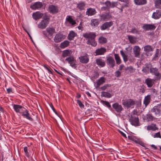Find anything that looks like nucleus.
Instances as JSON below:
<instances>
[{"instance_id":"35","label":"nucleus","mask_w":161,"mask_h":161,"mask_svg":"<svg viewBox=\"0 0 161 161\" xmlns=\"http://www.w3.org/2000/svg\"><path fill=\"white\" fill-rule=\"evenodd\" d=\"M114 56L116 64L118 65L120 64L121 62V61L119 56L117 54H115Z\"/></svg>"},{"instance_id":"39","label":"nucleus","mask_w":161,"mask_h":161,"mask_svg":"<svg viewBox=\"0 0 161 161\" xmlns=\"http://www.w3.org/2000/svg\"><path fill=\"white\" fill-rule=\"evenodd\" d=\"M128 38L131 43H135L136 42V38L132 36H128Z\"/></svg>"},{"instance_id":"4","label":"nucleus","mask_w":161,"mask_h":161,"mask_svg":"<svg viewBox=\"0 0 161 161\" xmlns=\"http://www.w3.org/2000/svg\"><path fill=\"white\" fill-rule=\"evenodd\" d=\"M65 61L70 64V65L74 68L76 67L77 61L73 56H70L65 59Z\"/></svg>"},{"instance_id":"32","label":"nucleus","mask_w":161,"mask_h":161,"mask_svg":"<svg viewBox=\"0 0 161 161\" xmlns=\"http://www.w3.org/2000/svg\"><path fill=\"white\" fill-rule=\"evenodd\" d=\"M46 30L50 36H52L55 32V29L53 28L48 27Z\"/></svg>"},{"instance_id":"34","label":"nucleus","mask_w":161,"mask_h":161,"mask_svg":"<svg viewBox=\"0 0 161 161\" xmlns=\"http://www.w3.org/2000/svg\"><path fill=\"white\" fill-rule=\"evenodd\" d=\"M98 40L99 42L101 44L105 43L107 42V38L103 36L99 37Z\"/></svg>"},{"instance_id":"26","label":"nucleus","mask_w":161,"mask_h":161,"mask_svg":"<svg viewBox=\"0 0 161 161\" xmlns=\"http://www.w3.org/2000/svg\"><path fill=\"white\" fill-rule=\"evenodd\" d=\"M135 4L138 5H144L147 3V0H134Z\"/></svg>"},{"instance_id":"42","label":"nucleus","mask_w":161,"mask_h":161,"mask_svg":"<svg viewBox=\"0 0 161 161\" xmlns=\"http://www.w3.org/2000/svg\"><path fill=\"white\" fill-rule=\"evenodd\" d=\"M101 103L109 108H110L111 107L109 102L108 101L102 100L101 101Z\"/></svg>"},{"instance_id":"50","label":"nucleus","mask_w":161,"mask_h":161,"mask_svg":"<svg viewBox=\"0 0 161 161\" xmlns=\"http://www.w3.org/2000/svg\"><path fill=\"white\" fill-rule=\"evenodd\" d=\"M77 103L78 104L80 107L81 108H84V104L81 103V101L79 100H76Z\"/></svg>"},{"instance_id":"23","label":"nucleus","mask_w":161,"mask_h":161,"mask_svg":"<svg viewBox=\"0 0 161 161\" xmlns=\"http://www.w3.org/2000/svg\"><path fill=\"white\" fill-rule=\"evenodd\" d=\"M22 115L27 119L30 120L32 121L33 119L30 116V114L27 110L25 109L22 112Z\"/></svg>"},{"instance_id":"19","label":"nucleus","mask_w":161,"mask_h":161,"mask_svg":"<svg viewBox=\"0 0 161 161\" xmlns=\"http://www.w3.org/2000/svg\"><path fill=\"white\" fill-rule=\"evenodd\" d=\"M111 18L112 16L109 13L106 14H103L100 16V19L102 20H108Z\"/></svg>"},{"instance_id":"48","label":"nucleus","mask_w":161,"mask_h":161,"mask_svg":"<svg viewBox=\"0 0 161 161\" xmlns=\"http://www.w3.org/2000/svg\"><path fill=\"white\" fill-rule=\"evenodd\" d=\"M155 6L156 8L161 9V1L154 3Z\"/></svg>"},{"instance_id":"38","label":"nucleus","mask_w":161,"mask_h":161,"mask_svg":"<svg viewBox=\"0 0 161 161\" xmlns=\"http://www.w3.org/2000/svg\"><path fill=\"white\" fill-rule=\"evenodd\" d=\"M85 5V3L83 2L79 3L77 4V7L80 10H82L84 9Z\"/></svg>"},{"instance_id":"9","label":"nucleus","mask_w":161,"mask_h":161,"mask_svg":"<svg viewBox=\"0 0 161 161\" xmlns=\"http://www.w3.org/2000/svg\"><path fill=\"white\" fill-rule=\"evenodd\" d=\"M43 6L42 3L41 2L34 3L30 6V8L33 10L38 9L41 8Z\"/></svg>"},{"instance_id":"60","label":"nucleus","mask_w":161,"mask_h":161,"mask_svg":"<svg viewBox=\"0 0 161 161\" xmlns=\"http://www.w3.org/2000/svg\"><path fill=\"white\" fill-rule=\"evenodd\" d=\"M120 133L121 134V135L123 137H124L125 138H126V135L122 131H120Z\"/></svg>"},{"instance_id":"21","label":"nucleus","mask_w":161,"mask_h":161,"mask_svg":"<svg viewBox=\"0 0 161 161\" xmlns=\"http://www.w3.org/2000/svg\"><path fill=\"white\" fill-rule=\"evenodd\" d=\"M140 48L138 46H135L133 48V53L135 56L136 58H139L140 53Z\"/></svg>"},{"instance_id":"16","label":"nucleus","mask_w":161,"mask_h":161,"mask_svg":"<svg viewBox=\"0 0 161 161\" xmlns=\"http://www.w3.org/2000/svg\"><path fill=\"white\" fill-rule=\"evenodd\" d=\"M107 61L108 64L111 67L114 66L115 63L114 58L111 56H108L106 57Z\"/></svg>"},{"instance_id":"30","label":"nucleus","mask_w":161,"mask_h":161,"mask_svg":"<svg viewBox=\"0 0 161 161\" xmlns=\"http://www.w3.org/2000/svg\"><path fill=\"white\" fill-rule=\"evenodd\" d=\"M76 35V34L73 31L70 32L68 35V39L69 40H71L73 39L75 37Z\"/></svg>"},{"instance_id":"7","label":"nucleus","mask_w":161,"mask_h":161,"mask_svg":"<svg viewBox=\"0 0 161 161\" xmlns=\"http://www.w3.org/2000/svg\"><path fill=\"white\" fill-rule=\"evenodd\" d=\"M156 26L154 24H144L142 27V29L145 31H152L154 30Z\"/></svg>"},{"instance_id":"15","label":"nucleus","mask_w":161,"mask_h":161,"mask_svg":"<svg viewBox=\"0 0 161 161\" xmlns=\"http://www.w3.org/2000/svg\"><path fill=\"white\" fill-rule=\"evenodd\" d=\"M44 16V14H43L39 11H37L32 14V17L35 20L39 19Z\"/></svg>"},{"instance_id":"22","label":"nucleus","mask_w":161,"mask_h":161,"mask_svg":"<svg viewBox=\"0 0 161 161\" xmlns=\"http://www.w3.org/2000/svg\"><path fill=\"white\" fill-rule=\"evenodd\" d=\"M97 12L95 9L89 8L87 9L86 12V14L88 16H92L95 14Z\"/></svg>"},{"instance_id":"45","label":"nucleus","mask_w":161,"mask_h":161,"mask_svg":"<svg viewBox=\"0 0 161 161\" xmlns=\"http://www.w3.org/2000/svg\"><path fill=\"white\" fill-rule=\"evenodd\" d=\"M150 72L152 73H153L154 74H155V73L158 72V69L156 68H152L150 69Z\"/></svg>"},{"instance_id":"44","label":"nucleus","mask_w":161,"mask_h":161,"mask_svg":"<svg viewBox=\"0 0 161 161\" xmlns=\"http://www.w3.org/2000/svg\"><path fill=\"white\" fill-rule=\"evenodd\" d=\"M156 76L155 80H160L161 78V74L158 71L154 74Z\"/></svg>"},{"instance_id":"63","label":"nucleus","mask_w":161,"mask_h":161,"mask_svg":"<svg viewBox=\"0 0 161 161\" xmlns=\"http://www.w3.org/2000/svg\"><path fill=\"white\" fill-rule=\"evenodd\" d=\"M52 109H53V111L54 112V113H55L56 114H57V115H58V114H57V112L56 111V110H55V109L53 107V108H52Z\"/></svg>"},{"instance_id":"14","label":"nucleus","mask_w":161,"mask_h":161,"mask_svg":"<svg viewBox=\"0 0 161 161\" xmlns=\"http://www.w3.org/2000/svg\"><path fill=\"white\" fill-rule=\"evenodd\" d=\"M161 17V10L158 9L154 12L152 15V18L155 19H157Z\"/></svg>"},{"instance_id":"33","label":"nucleus","mask_w":161,"mask_h":161,"mask_svg":"<svg viewBox=\"0 0 161 161\" xmlns=\"http://www.w3.org/2000/svg\"><path fill=\"white\" fill-rule=\"evenodd\" d=\"M150 96L149 95H147L145 97L144 101L143 103L146 106L150 103Z\"/></svg>"},{"instance_id":"24","label":"nucleus","mask_w":161,"mask_h":161,"mask_svg":"<svg viewBox=\"0 0 161 161\" xmlns=\"http://www.w3.org/2000/svg\"><path fill=\"white\" fill-rule=\"evenodd\" d=\"M106 49L103 47L97 49L95 52L96 55H101L103 54L106 52Z\"/></svg>"},{"instance_id":"54","label":"nucleus","mask_w":161,"mask_h":161,"mask_svg":"<svg viewBox=\"0 0 161 161\" xmlns=\"http://www.w3.org/2000/svg\"><path fill=\"white\" fill-rule=\"evenodd\" d=\"M111 3L109 1H106L105 3V4L107 7V8H110L111 4Z\"/></svg>"},{"instance_id":"43","label":"nucleus","mask_w":161,"mask_h":161,"mask_svg":"<svg viewBox=\"0 0 161 161\" xmlns=\"http://www.w3.org/2000/svg\"><path fill=\"white\" fill-rule=\"evenodd\" d=\"M120 53L122 56V57L123 60L125 62L126 61H127V56L125 54L123 51V50H121L120 51Z\"/></svg>"},{"instance_id":"5","label":"nucleus","mask_w":161,"mask_h":161,"mask_svg":"<svg viewBox=\"0 0 161 161\" xmlns=\"http://www.w3.org/2000/svg\"><path fill=\"white\" fill-rule=\"evenodd\" d=\"M151 112L157 116L161 115V104H158L155 106L152 109Z\"/></svg>"},{"instance_id":"10","label":"nucleus","mask_w":161,"mask_h":161,"mask_svg":"<svg viewBox=\"0 0 161 161\" xmlns=\"http://www.w3.org/2000/svg\"><path fill=\"white\" fill-rule=\"evenodd\" d=\"M48 11L50 13L54 14L58 12V9L57 6L52 5L49 6Z\"/></svg>"},{"instance_id":"20","label":"nucleus","mask_w":161,"mask_h":161,"mask_svg":"<svg viewBox=\"0 0 161 161\" xmlns=\"http://www.w3.org/2000/svg\"><path fill=\"white\" fill-rule=\"evenodd\" d=\"M113 24L112 21L107 22L104 23L100 27V29L102 30H104L111 26Z\"/></svg>"},{"instance_id":"55","label":"nucleus","mask_w":161,"mask_h":161,"mask_svg":"<svg viewBox=\"0 0 161 161\" xmlns=\"http://www.w3.org/2000/svg\"><path fill=\"white\" fill-rule=\"evenodd\" d=\"M120 72L119 70L116 71L115 73V75L117 77H119L120 75Z\"/></svg>"},{"instance_id":"25","label":"nucleus","mask_w":161,"mask_h":161,"mask_svg":"<svg viewBox=\"0 0 161 161\" xmlns=\"http://www.w3.org/2000/svg\"><path fill=\"white\" fill-rule=\"evenodd\" d=\"M13 107L14 111L16 113H20L23 108L22 106L17 104H14Z\"/></svg>"},{"instance_id":"28","label":"nucleus","mask_w":161,"mask_h":161,"mask_svg":"<svg viewBox=\"0 0 161 161\" xmlns=\"http://www.w3.org/2000/svg\"><path fill=\"white\" fill-rule=\"evenodd\" d=\"M96 63L99 66L103 67L105 65V63L104 60L100 58H97L96 60Z\"/></svg>"},{"instance_id":"18","label":"nucleus","mask_w":161,"mask_h":161,"mask_svg":"<svg viewBox=\"0 0 161 161\" xmlns=\"http://www.w3.org/2000/svg\"><path fill=\"white\" fill-rule=\"evenodd\" d=\"M106 79L103 77H100L96 81V88H97L102 85L106 81Z\"/></svg>"},{"instance_id":"13","label":"nucleus","mask_w":161,"mask_h":161,"mask_svg":"<svg viewBox=\"0 0 161 161\" xmlns=\"http://www.w3.org/2000/svg\"><path fill=\"white\" fill-rule=\"evenodd\" d=\"M65 38V36L61 33L56 34L54 37V41L56 43L60 42Z\"/></svg>"},{"instance_id":"56","label":"nucleus","mask_w":161,"mask_h":161,"mask_svg":"<svg viewBox=\"0 0 161 161\" xmlns=\"http://www.w3.org/2000/svg\"><path fill=\"white\" fill-rule=\"evenodd\" d=\"M129 4H124V5L122 6V7L121 8H120V10L122 12L123 11V9L124 8L126 7H128Z\"/></svg>"},{"instance_id":"57","label":"nucleus","mask_w":161,"mask_h":161,"mask_svg":"<svg viewBox=\"0 0 161 161\" xmlns=\"http://www.w3.org/2000/svg\"><path fill=\"white\" fill-rule=\"evenodd\" d=\"M121 2L126 3V4H128L130 3V0H119Z\"/></svg>"},{"instance_id":"64","label":"nucleus","mask_w":161,"mask_h":161,"mask_svg":"<svg viewBox=\"0 0 161 161\" xmlns=\"http://www.w3.org/2000/svg\"><path fill=\"white\" fill-rule=\"evenodd\" d=\"M154 3L161 1V0H154Z\"/></svg>"},{"instance_id":"46","label":"nucleus","mask_w":161,"mask_h":161,"mask_svg":"<svg viewBox=\"0 0 161 161\" xmlns=\"http://www.w3.org/2000/svg\"><path fill=\"white\" fill-rule=\"evenodd\" d=\"M125 70H128L130 73H133L135 71V69H134L131 66L125 68Z\"/></svg>"},{"instance_id":"11","label":"nucleus","mask_w":161,"mask_h":161,"mask_svg":"<svg viewBox=\"0 0 161 161\" xmlns=\"http://www.w3.org/2000/svg\"><path fill=\"white\" fill-rule=\"evenodd\" d=\"M80 62L83 64H86L89 61L88 55L86 53L84 54L79 58Z\"/></svg>"},{"instance_id":"40","label":"nucleus","mask_w":161,"mask_h":161,"mask_svg":"<svg viewBox=\"0 0 161 161\" xmlns=\"http://www.w3.org/2000/svg\"><path fill=\"white\" fill-rule=\"evenodd\" d=\"M149 67L148 65L147 64L145 65V66H143L142 69V71H143V72L146 74L149 72Z\"/></svg>"},{"instance_id":"36","label":"nucleus","mask_w":161,"mask_h":161,"mask_svg":"<svg viewBox=\"0 0 161 161\" xmlns=\"http://www.w3.org/2000/svg\"><path fill=\"white\" fill-rule=\"evenodd\" d=\"M99 24L98 20L97 19H92L91 20V25L92 26H96Z\"/></svg>"},{"instance_id":"2","label":"nucleus","mask_w":161,"mask_h":161,"mask_svg":"<svg viewBox=\"0 0 161 161\" xmlns=\"http://www.w3.org/2000/svg\"><path fill=\"white\" fill-rule=\"evenodd\" d=\"M50 18L49 16L47 15V14L44 13V16L38 24V27L42 29H45L49 24Z\"/></svg>"},{"instance_id":"3","label":"nucleus","mask_w":161,"mask_h":161,"mask_svg":"<svg viewBox=\"0 0 161 161\" xmlns=\"http://www.w3.org/2000/svg\"><path fill=\"white\" fill-rule=\"evenodd\" d=\"M122 105L124 106L129 108L134 106L136 103L135 101L132 99H126L122 101Z\"/></svg>"},{"instance_id":"12","label":"nucleus","mask_w":161,"mask_h":161,"mask_svg":"<svg viewBox=\"0 0 161 161\" xmlns=\"http://www.w3.org/2000/svg\"><path fill=\"white\" fill-rule=\"evenodd\" d=\"M113 108L118 113L120 114L123 110V108L122 106L117 103H115L112 105Z\"/></svg>"},{"instance_id":"47","label":"nucleus","mask_w":161,"mask_h":161,"mask_svg":"<svg viewBox=\"0 0 161 161\" xmlns=\"http://www.w3.org/2000/svg\"><path fill=\"white\" fill-rule=\"evenodd\" d=\"M111 85L109 84H106L104 85L103 86L100 87V89L102 91L105 90L108 87H110Z\"/></svg>"},{"instance_id":"8","label":"nucleus","mask_w":161,"mask_h":161,"mask_svg":"<svg viewBox=\"0 0 161 161\" xmlns=\"http://www.w3.org/2000/svg\"><path fill=\"white\" fill-rule=\"evenodd\" d=\"M76 23V22L72 18L71 16L68 15L67 16L65 21V24L66 25H68L69 24L71 25H74Z\"/></svg>"},{"instance_id":"61","label":"nucleus","mask_w":161,"mask_h":161,"mask_svg":"<svg viewBox=\"0 0 161 161\" xmlns=\"http://www.w3.org/2000/svg\"><path fill=\"white\" fill-rule=\"evenodd\" d=\"M81 97V95L79 94H77V95H76V97L79 98H80Z\"/></svg>"},{"instance_id":"27","label":"nucleus","mask_w":161,"mask_h":161,"mask_svg":"<svg viewBox=\"0 0 161 161\" xmlns=\"http://www.w3.org/2000/svg\"><path fill=\"white\" fill-rule=\"evenodd\" d=\"M154 48L150 45H148L144 47V51L146 53L153 51Z\"/></svg>"},{"instance_id":"51","label":"nucleus","mask_w":161,"mask_h":161,"mask_svg":"<svg viewBox=\"0 0 161 161\" xmlns=\"http://www.w3.org/2000/svg\"><path fill=\"white\" fill-rule=\"evenodd\" d=\"M24 150L25 155L27 157H29V154L28 151V147H24Z\"/></svg>"},{"instance_id":"31","label":"nucleus","mask_w":161,"mask_h":161,"mask_svg":"<svg viewBox=\"0 0 161 161\" xmlns=\"http://www.w3.org/2000/svg\"><path fill=\"white\" fill-rule=\"evenodd\" d=\"M71 53L72 52L71 50H66L63 51L62 56L64 58H65L69 56Z\"/></svg>"},{"instance_id":"62","label":"nucleus","mask_w":161,"mask_h":161,"mask_svg":"<svg viewBox=\"0 0 161 161\" xmlns=\"http://www.w3.org/2000/svg\"><path fill=\"white\" fill-rule=\"evenodd\" d=\"M151 146L155 149H157V147L154 145H152Z\"/></svg>"},{"instance_id":"41","label":"nucleus","mask_w":161,"mask_h":161,"mask_svg":"<svg viewBox=\"0 0 161 161\" xmlns=\"http://www.w3.org/2000/svg\"><path fill=\"white\" fill-rule=\"evenodd\" d=\"M147 129L148 130H155V125L154 124H152L148 125L147 127Z\"/></svg>"},{"instance_id":"29","label":"nucleus","mask_w":161,"mask_h":161,"mask_svg":"<svg viewBox=\"0 0 161 161\" xmlns=\"http://www.w3.org/2000/svg\"><path fill=\"white\" fill-rule=\"evenodd\" d=\"M69 44V42L68 41H64V42H62L60 44L59 47L62 48H64L68 47Z\"/></svg>"},{"instance_id":"52","label":"nucleus","mask_w":161,"mask_h":161,"mask_svg":"<svg viewBox=\"0 0 161 161\" xmlns=\"http://www.w3.org/2000/svg\"><path fill=\"white\" fill-rule=\"evenodd\" d=\"M153 137L154 138H161V136L160 132H158L156 133L154 135Z\"/></svg>"},{"instance_id":"6","label":"nucleus","mask_w":161,"mask_h":161,"mask_svg":"<svg viewBox=\"0 0 161 161\" xmlns=\"http://www.w3.org/2000/svg\"><path fill=\"white\" fill-rule=\"evenodd\" d=\"M129 120L131 124L133 125L136 126L139 125V118L138 117L135 116H131Z\"/></svg>"},{"instance_id":"58","label":"nucleus","mask_w":161,"mask_h":161,"mask_svg":"<svg viewBox=\"0 0 161 161\" xmlns=\"http://www.w3.org/2000/svg\"><path fill=\"white\" fill-rule=\"evenodd\" d=\"M124 67L125 66L123 64H121L119 66V70H122Z\"/></svg>"},{"instance_id":"17","label":"nucleus","mask_w":161,"mask_h":161,"mask_svg":"<svg viewBox=\"0 0 161 161\" xmlns=\"http://www.w3.org/2000/svg\"><path fill=\"white\" fill-rule=\"evenodd\" d=\"M155 80L150 78H147L145 80V83L148 87H151L154 84Z\"/></svg>"},{"instance_id":"49","label":"nucleus","mask_w":161,"mask_h":161,"mask_svg":"<svg viewBox=\"0 0 161 161\" xmlns=\"http://www.w3.org/2000/svg\"><path fill=\"white\" fill-rule=\"evenodd\" d=\"M129 32L133 34H138V31L135 28H132Z\"/></svg>"},{"instance_id":"59","label":"nucleus","mask_w":161,"mask_h":161,"mask_svg":"<svg viewBox=\"0 0 161 161\" xmlns=\"http://www.w3.org/2000/svg\"><path fill=\"white\" fill-rule=\"evenodd\" d=\"M7 91L8 93H10L12 91V89L10 88H8L7 89Z\"/></svg>"},{"instance_id":"37","label":"nucleus","mask_w":161,"mask_h":161,"mask_svg":"<svg viewBox=\"0 0 161 161\" xmlns=\"http://www.w3.org/2000/svg\"><path fill=\"white\" fill-rule=\"evenodd\" d=\"M102 96L103 97L107 98H110L112 96V95L110 93L106 92H102Z\"/></svg>"},{"instance_id":"53","label":"nucleus","mask_w":161,"mask_h":161,"mask_svg":"<svg viewBox=\"0 0 161 161\" xmlns=\"http://www.w3.org/2000/svg\"><path fill=\"white\" fill-rule=\"evenodd\" d=\"M117 2H113L111 3L110 8H114L117 6Z\"/></svg>"},{"instance_id":"1","label":"nucleus","mask_w":161,"mask_h":161,"mask_svg":"<svg viewBox=\"0 0 161 161\" xmlns=\"http://www.w3.org/2000/svg\"><path fill=\"white\" fill-rule=\"evenodd\" d=\"M96 36L95 33L94 32H86L83 34V36L88 39L86 41L87 44L94 47H95L97 45V42L95 40Z\"/></svg>"}]
</instances>
